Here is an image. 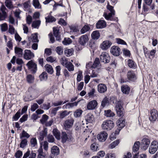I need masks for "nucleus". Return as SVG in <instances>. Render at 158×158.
Wrapping results in <instances>:
<instances>
[{
  "label": "nucleus",
  "instance_id": "f257e3e1",
  "mask_svg": "<svg viewBox=\"0 0 158 158\" xmlns=\"http://www.w3.org/2000/svg\"><path fill=\"white\" fill-rule=\"evenodd\" d=\"M114 126V122L110 120H106L104 121L102 125V129L104 130L108 131L111 130Z\"/></svg>",
  "mask_w": 158,
  "mask_h": 158
},
{
  "label": "nucleus",
  "instance_id": "f03ea898",
  "mask_svg": "<svg viewBox=\"0 0 158 158\" xmlns=\"http://www.w3.org/2000/svg\"><path fill=\"white\" fill-rule=\"evenodd\" d=\"M28 70H30L33 74H35L37 70V65L33 60L29 61L26 64Z\"/></svg>",
  "mask_w": 158,
  "mask_h": 158
},
{
  "label": "nucleus",
  "instance_id": "7ed1b4c3",
  "mask_svg": "<svg viewBox=\"0 0 158 158\" xmlns=\"http://www.w3.org/2000/svg\"><path fill=\"white\" fill-rule=\"evenodd\" d=\"M125 121L122 118L118 119L117 121V125L118 126L116 130L115 131V134L118 135L120 130L125 126Z\"/></svg>",
  "mask_w": 158,
  "mask_h": 158
},
{
  "label": "nucleus",
  "instance_id": "20e7f679",
  "mask_svg": "<svg viewBox=\"0 0 158 158\" xmlns=\"http://www.w3.org/2000/svg\"><path fill=\"white\" fill-rule=\"evenodd\" d=\"M150 143V140L148 138H143L140 143L141 148L144 150H146L149 147Z\"/></svg>",
  "mask_w": 158,
  "mask_h": 158
},
{
  "label": "nucleus",
  "instance_id": "39448f33",
  "mask_svg": "<svg viewBox=\"0 0 158 158\" xmlns=\"http://www.w3.org/2000/svg\"><path fill=\"white\" fill-rule=\"evenodd\" d=\"M122 102L119 101L116 103L115 110L118 115L119 116H122L123 114V109L122 106Z\"/></svg>",
  "mask_w": 158,
  "mask_h": 158
},
{
  "label": "nucleus",
  "instance_id": "423d86ee",
  "mask_svg": "<svg viewBox=\"0 0 158 158\" xmlns=\"http://www.w3.org/2000/svg\"><path fill=\"white\" fill-rule=\"evenodd\" d=\"M158 148V142L156 141H152L149 148L150 153L153 154L157 151Z\"/></svg>",
  "mask_w": 158,
  "mask_h": 158
},
{
  "label": "nucleus",
  "instance_id": "0eeeda50",
  "mask_svg": "<svg viewBox=\"0 0 158 158\" xmlns=\"http://www.w3.org/2000/svg\"><path fill=\"white\" fill-rule=\"evenodd\" d=\"M61 138L62 142L63 143H65L67 141L69 142H71L73 139V138L71 135H68L65 132H62Z\"/></svg>",
  "mask_w": 158,
  "mask_h": 158
},
{
  "label": "nucleus",
  "instance_id": "6e6552de",
  "mask_svg": "<svg viewBox=\"0 0 158 158\" xmlns=\"http://www.w3.org/2000/svg\"><path fill=\"white\" fill-rule=\"evenodd\" d=\"M35 56L34 54L29 50L26 49L24 51L23 57L26 60H30Z\"/></svg>",
  "mask_w": 158,
  "mask_h": 158
},
{
  "label": "nucleus",
  "instance_id": "1a4fd4ad",
  "mask_svg": "<svg viewBox=\"0 0 158 158\" xmlns=\"http://www.w3.org/2000/svg\"><path fill=\"white\" fill-rule=\"evenodd\" d=\"M101 61L105 63H109L110 61V57L109 55L106 52L102 53L100 56Z\"/></svg>",
  "mask_w": 158,
  "mask_h": 158
},
{
  "label": "nucleus",
  "instance_id": "9d476101",
  "mask_svg": "<svg viewBox=\"0 0 158 158\" xmlns=\"http://www.w3.org/2000/svg\"><path fill=\"white\" fill-rule=\"evenodd\" d=\"M127 77L128 80L134 82L137 79L135 72L133 70H130L127 72Z\"/></svg>",
  "mask_w": 158,
  "mask_h": 158
},
{
  "label": "nucleus",
  "instance_id": "9b49d317",
  "mask_svg": "<svg viewBox=\"0 0 158 158\" xmlns=\"http://www.w3.org/2000/svg\"><path fill=\"white\" fill-rule=\"evenodd\" d=\"M89 40L88 35L85 34L82 35L79 38L78 42L81 45L85 46Z\"/></svg>",
  "mask_w": 158,
  "mask_h": 158
},
{
  "label": "nucleus",
  "instance_id": "f8f14e48",
  "mask_svg": "<svg viewBox=\"0 0 158 158\" xmlns=\"http://www.w3.org/2000/svg\"><path fill=\"white\" fill-rule=\"evenodd\" d=\"M151 115L149 117V120L151 122L155 121L158 116L157 111L155 109H152L150 112Z\"/></svg>",
  "mask_w": 158,
  "mask_h": 158
},
{
  "label": "nucleus",
  "instance_id": "ddd939ff",
  "mask_svg": "<svg viewBox=\"0 0 158 158\" xmlns=\"http://www.w3.org/2000/svg\"><path fill=\"white\" fill-rule=\"evenodd\" d=\"M110 52L114 56H118L121 53L120 49L118 46H113L111 48Z\"/></svg>",
  "mask_w": 158,
  "mask_h": 158
},
{
  "label": "nucleus",
  "instance_id": "4468645a",
  "mask_svg": "<svg viewBox=\"0 0 158 158\" xmlns=\"http://www.w3.org/2000/svg\"><path fill=\"white\" fill-rule=\"evenodd\" d=\"M107 135V133L104 131H102L98 135L97 138L100 141L104 142L106 139Z\"/></svg>",
  "mask_w": 158,
  "mask_h": 158
},
{
  "label": "nucleus",
  "instance_id": "2eb2a0df",
  "mask_svg": "<svg viewBox=\"0 0 158 158\" xmlns=\"http://www.w3.org/2000/svg\"><path fill=\"white\" fill-rule=\"evenodd\" d=\"M112 45V43L109 40L103 41L101 45V48L103 50L108 49Z\"/></svg>",
  "mask_w": 158,
  "mask_h": 158
},
{
  "label": "nucleus",
  "instance_id": "dca6fc26",
  "mask_svg": "<svg viewBox=\"0 0 158 158\" xmlns=\"http://www.w3.org/2000/svg\"><path fill=\"white\" fill-rule=\"evenodd\" d=\"M97 87L98 92L100 93H104L107 90V86L104 84H99L98 85Z\"/></svg>",
  "mask_w": 158,
  "mask_h": 158
},
{
  "label": "nucleus",
  "instance_id": "f3484780",
  "mask_svg": "<svg viewBox=\"0 0 158 158\" xmlns=\"http://www.w3.org/2000/svg\"><path fill=\"white\" fill-rule=\"evenodd\" d=\"M74 120L73 118H71L66 120L64 122V126L66 130L68 128H70L72 127L73 125Z\"/></svg>",
  "mask_w": 158,
  "mask_h": 158
},
{
  "label": "nucleus",
  "instance_id": "a211bd4d",
  "mask_svg": "<svg viewBox=\"0 0 158 158\" xmlns=\"http://www.w3.org/2000/svg\"><path fill=\"white\" fill-rule=\"evenodd\" d=\"M98 105L96 101L93 100L90 102L87 105V108L88 110H93Z\"/></svg>",
  "mask_w": 158,
  "mask_h": 158
},
{
  "label": "nucleus",
  "instance_id": "6ab92c4d",
  "mask_svg": "<svg viewBox=\"0 0 158 158\" xmlns=\"http://www.w3.org/2000/svg\"><path fill=\"white\" fill-rule=\"evenodd\" d=\"M106 22L104 20H99L96 24V27L97 29L104 28L106 27Z\"/></svg>",
  "mask_w": 158,
  "mask_h": 158
},
{
  "label": "nucleus",
  "instance_id": "aec40b11",
  "mask_svg": "<svg viewBox=\"0 0 158 158\" xmlns=\"http://www.w3.org/2000/svg\"><path fill=\"white\" fill-rule=\"evenodd\" d=\"M15 52L16 56L19 57H22L23 54V49L17 47H15Z\"/></svg>",
  "mask_w": 158,
  "mask_h": 158
},
{
  "label": "nucleus",
  "instance_id": "412c9836",
  "mask_svg": "<svg viewBox=\"0 0 158 158\" xmlns=\"http://www.w3.org/2000/svg\"><path fill=\"white\" fill-rule=\"evenodd\" d=\"M127 64L128 66L130 68L135 69L137 65L135 62L133 60L129 59L127 61Z\"/></svg>",
  "mask_w": 158,
  "mask_h": 158
},
{
  "label": "nucleus",
  "instance_id": "4be33fe9",
  "mask_svg": "<svg viewBox=\"0 0 158 158\" xmlns=\"http://www.w3.org/2000/svg\"><path fill=\"white\" fill-rule=\"evenodd\" d=\"M47 129L46 128H44L43 130L41 131L39 133V139L41 141L43 140L44 137L46 136L47 135Z\"/></svg>",
  "mask_w": 158,
  "mask_h": 158
},
{
  "label": "nucleus",
  "instance_id": "5701e85b",
  "mask_svg": "<svg viewBox=\"0 0 158 158\" xmlns=\"http://www.w3.org/2000/svg\"><path fill=\"white\" fill-rule=\"evenodd\" d=\"M51 152L52 154L54 155L57 156L59 154V148L57 146H54L51 148Z\"/></svg>",
  "mask_w": 158,
  "mask_h": 158
},
{
  "label": "nucleus",
  "instance_id": "b1692460",
  "mask_svg": "<svg viewBox=\"0 0 158 158\" xmlns=\"http://www.w3.org/2000/svg\"><path fill=\"white\" fill-rule=\"evenodd\" d=\"M121 89L122 92L125 94H128L130 90L129 87L127 85H123L121 86Z\"/></svg>",
  "mask_w": 158,
  "mask_h": 158
},
{
  "label": "nucleus",
  "instance_id": "393cba45",
  "mask_svg": "<svg viewBox=\"0 0 158 158\" xmlns=\"http://www.w3.org/2000/svg\"><path fill=\"white\" fill-rule=\"evenodd\" d=\"M85 120L89 123H92L94 120V117L91 113L88 114L85 116Z\"/></svg>",
  "mask_w": 158,
  "mask_h": 158
},
{
  "label": "nucleus",
  "instance_id": "a878e982",
  "mask_svg": "<svg viewBox=\"0 0 158 158\" xmlns=\"http://www.w3.org/2000/svg\"><path fill=\"white\" fill-rule=\"evenodd\" d=\"M91 37L93 40H97L99 39L100 36V34L97 30L94 31L91 35Z\"/></svg>",
  "mask_w": 158,
  "mask_h": 158
},
{
  "label": "nucleus",
  "instance_id": "bb28decb",
  "mask_svg": "<svg viewBox=\"0 0 158 158\" xmlns=\"http://www.w3.org/2000/svg\"><path fill=\"white\" fill-rule=\"evenodd\" d=\"M64 66L67 68L69 71H73L74 70V66L70 62H67L65 63Z\"/></svg>",
  "mask_w": 158,
  "mask_h": 158
},
{
  "label": "nucleus",
  "instance_id": "cd10ccee",
  "mask_svg": "<svg viewBox=\"0 0 158 158\" xmlns=\"http://www.w3.org/2000/svg\"><path fill=\"white\" fill-rule=\"evenodd\" d=\"M46 22V23H51L55 22L56 19L53 16L49 15L47 17H45Z\"/></svg>",
  "mask_w": 158,
  "mask_h": 158
},
{
  "label": "nucleus",
  "instance_id": "c85d7f7f",
  "mask_svg": "<svg viewBox=\"0 0 158 158\" xmlns=\"http://www.w3.org/2000/svg\"><path fill=\"white\" fill-rule=\"evenodd\" d=\"M53 134L55 138L58 140L60 139V131L56 128H54L52 131Z\"/></svg>",
  "mask_w": 158,
  "mask_h": 158
},
{
  "label": "nucleus",
  "instance_id": "c756f323",
  "mask_svg": "<svg viewBox=\"0 0 158 158\" xmlns=\"http://www.w3.org/2000/svg\"><path fill=\"white\" fill-rule=\"evenodd\" d=\"M48 73L50 74H52L53 73V69L52 66L49 64H46L44 66Z\"/></svg>",
  "mask_w": 158,
  "mask_h": 158
},
{
  "label": "nucleus",
  "instance_id": "7c9ffc66",
  "mask_svg": "<svg viewBox=\"0 0 158 158\" xmlns=\"http://www.w3.org/2000/svg\"><path fill=\"white\" fill-rule=\"evenodd\" d=\"M83 111L82 110L78 109L76 110L74 113V115L75 118H79L81 115Z\"/></svg>",
  "mask_w": 158,
  "mask_h": 158
},
{
  "label": "nucleus",
  "instance_id": "2f4dec72",
  "mask_svg": "<svg viewBox=\"0 0 158 158\" xmlns=\"http://www.w3.org/2000/svg\"><path fill=\"white\" fill-rule=\"evenodd\" d=\"M41 24L40 20H37L33 21L32 24V27L38 29Z\"/></svg>",
  "mask_w": 158,
  "mask_h": 158
},
{
  "label": "nucleus",
  "instance_id": "473e14b6",
  "mask_svg": "<svg viewBox=\"0 0 158 158\" xmlns=\"http://www.w3.org/2000/svg\"><path fill=\"white\" fill-rule=\"evenodd\" d=\"M140 144V143L139 141H136L135 142L133 148V152H136L138 151L139 149Z\"/></svg>",
  "mask_w": 158,
  "mask_h": 158
},
{
  "label": "nucleus",
  "instance_id": "72a5a7b5",
  "mask_svg": "<svg viewBox=\"0 0 158 158\" xmlns=\"http://www.w3.org/2000/svg\"><path fill=\"white\" fill-rule=\"evenodd\" d=\"M104 112L105 115L107 117H113L115 115V114L114 113L110 110H105Z\"/></svg>",
  "mask_w": 158,
  "mask_h": 158
},
{
  "label": "nucleus",
  "instance_id": "f704fd0d",
  "mask_svg": "<svg viewBox=\"0 0 158 158\" xmlns=\"http://www.w3.org/2000/svg\"><path fill=\"white\" fill-rule=\"evenodd\" d=\"M5 3L6 6L9 9L13 8L12 2L11 0H6Z\"/></svg>",
  "mask_w": 158,
  "mask_h": 158
},
{
  "label": "nucleus",
  "instance_id": "c9c22d12",
  "mask_svg": "<svg viewBox=\"0 0 158 158\" xmlns=\"http://www.w3.org/2000/svg\"><path fill=\"white\" fill-rule=\"evenodd\" d=\"M115 14V11L110 12L108 14L104 13V15L105 18L108 20H111V18Z\"/></svg>",
  "mask_w": 158,
  "mask_h": 158
},
{
  "label": "nucleus",
  "instance_id": "e433bc0d",
  "mask_svg": "<svg viewBox=\"0 0 158 158\" xmlns=\"http://www.w3.org/2000/svg\"><path fill=\"white\" fill-rule=\"evenodd\" d=\"M90 30V27L89 25H85L81 29L80 31L82 34H84Z\"/></svg>",
  "mask_w": 158,
  "mask_h": 158
},
{
  "label": "nucleus",
  "instance_id": "4c0bfd02",
  "mask_svg": "<svg viewBox=\"0 0 158 158\" xmlns=\"http://www.w3.org/2000/svg\"><path fill=\"white\" fill-rule=\"evenodd\" d=\"M34 76L31 74H28L27 76V81L29 83H32L34 81Z\"/></svg>",
  "mask_w": 158,
  "mask_h": 158
},
{
  "label": "nucleus",
  "instance_id": "58836bf2",
  "mask_svg": "<svg viewBox=\"0 0 158 158\" xmlns=\"http://www.w3.org/2000/svg\"><path fill=\"white\" fill-rule=\"evenodd\" d=\"M21 116L20 110H19L12 117L13 121H16Z\"/></svg>",
  "mask_w": 158,
  "mask_h": 158
},
{
  "label": "nucleus",
  "instance_id": "ea45409f",
  "mask_svg": "<svg viewBox=\"0 0 158 158\" xmlns=\"http://www.w3.org/2000/svg\"><path fill=\"white\" fill-rule=\"evenodd\" d=\"M73 53V49H68L64 51L65 55L67 56H72Z\"/></svg>",
  "mask_w": 158,
  "mask_h": 158
},
{
  "label": "nucleus",
  "instance_id": "a19ab883",
  "mask_svg": "<svg viewBox=\"0 0 158 158\" xmlns=\"http://www.w3.org/2000/svg\"><path fill=\"white\" fill-rule=\"evenodd\" d=\"M39 78L41 81L46 80L48 78L47 73L46 72H43L39 76Z\"/></svg>",
  "mask_w": 158,
  "mask_h": 158
},
{
  "label": "nucleus",
  "instance_id": "79ce46f5",
  "mask_svg": "<svg viewBox=\"0 0 158 158\" xmlns=\"http://www.w3.org/2000/svg\"><path fill=\"white\" fill-rule=\"evenodd\" d=\"M72 41V40L69 38H65L62 41L63 44L64 45H68L70 44Z\"/></svg>",
  "mask_w": 158,
  "mask_h": 158
},
{
  "label": "nucleus",
  "instance_id": "37998d69",
  "mask_svg": "<svg viewBox=\"0 0 158 158\" xmlns=\"http://www.w3.org/2000/svg\"><path fill=\"white\" fill-rule=\"evenodd\" d=\"M119 140L117 139L115 141L111 143L110 144L109 146V148L111 149H113L116 146L118 145L119 143Z\"/></svg>",
  "mask_w": 158,
  "mask_h": 158
},
{
  "label": "nucleus",
  "instance_id": "c03bdc74",
  "mask_svg": "<svg viewBox=\"0 0 158 158\" xmlns=\"http://www.w3.org/2000/svg\"><path fill=\"white\" fill-rule=\"evenodd\" d=\"M27 144V141L26 139H24L22 140L20 144V148H23Z\"/></svg>",
  "mask_w": 158,
  "mask_h": 158
},
{
  "label": "nucleus",
  "instance_id": "a18cd8bd",
  "mask_svg": "<svg viewBox=\"0 0 158 158\" xmlns=\"http://www.w3.org/2000/svg\"><path fill=\"white\" fill-rule=\"evenodd\" d=\"M99 64L100 60L99 58H95L93 64L91 66V68L95 69L99 65Z\"/></svg>",
  "mask_w": 158,
  "mask_h": 158
},
{
  "label": "nucleus",
  "instance_id": "49530a36",
  "mask_svg": "<svg viewBox=\"0 0 158 158\" xmlns=\"http://www.w3.org/2000/svg\"><path fill=\"white\" fill-rule=\"evenodd\" d=\"M32 41L33 42L38 43L39 41V40L38 39V33H35L32 35Z\"/></svg>",
  "mask_w": 158,
  "mask_h": 158
},
{
  "label": "nucleus",
  "instance_id": "de8ad7c7",
  "mask_svg": "<svg viewBox=\"0 0 158 158\" xmlns=\"http://www.w3.org/2000/svg\"><path fill=\"white\" fill-rule=\"evenodd\" d=\"M70 113V111H67L66 110H64L60 113V118H63L69 114Z\"/></svg>",
  "mask_w": 158,
  "mask_h": 158
},
{
  "label": "nucleus",
  "instance_id": "09e8293b",
  "mask_svg": "<svg viewBox=\"0 0 158 158\" xmlns=\"http://www.w3.org/2000/svg\"><path fill=\"white\" fill-rule=\"evenodd\" d=\"M1 31L2 32L6 31L8 29V25L6 23H4L0 25Z\"/></svg>",
  "mask_w": 158,
  "mask_h": 158
},
{
  "label": "nucleus",
  "instance_id": "8fccbe9b",
  "mask_svg": "<svg viewBox=\"0 0 158 158\" xmlns=\"http://www.w3.org/2000/svg\"><path fill=\"white\" fill-rule=\"evenodd\" d=\"M109 102V101L108 98L106 97H105L104 98L102 102L101 106L104 107L107 104H108Z\"/></svg>",
  "mask_w": 158,
  "mask_h": 158
},
{
  "label": "nucleus",
  "instance_id": "3c124183",
  "mask_svg": "<svg viewBox=\"0 0 158 158\" xmlns=\"http://www.w3.org/2000/svg\"><path fill=\"white\" fill-rule=\"evenodd\" d=\"M33 5L35 8H40L41 7V6L38 0H33Z\"/></svg>",
  "mask_w": 158,
  "mask_h": 158
},
{
  "label": "nucleus",
  "instance_id": "603ef678",
  "mask_svg": "<svg viewBox=\"0 0 158 158\" xmlns=\"http://www.w3.org/2000/svg\"><path fill=\"white\" fill-rule=\"evenodd\" d=\"M61 108V106H58L53 108L52 109L51 111V114H52L53 116H55L56 114L57 111Z\"/></svg>",
  "mask_w": 158,
  "mask_h": 158
},
{
  "label": "nucleus",
  "instance_id": "864d4df0",
  "mask_svg": "<svg viewBox=\"0 0 158 158\" xmlns=\"http://www.w3.org/2000/svg\"><path fill=\"white\" fill-rule=\"evenodd\" d=\"M48 118V116L46 114H44L40 120V122L42 124L45 123Z\"/></svg>",
  "mask_w": 158,
  "mask_h": 158
},
{
  "label": "nucleus",
  "instance_id": "5fc2aeb1",
  "mask_svg": "<svg viewBox=\"0 0 158 158\" xmlns=\"http://www.w3.org/2000/svg\"><path fill=\"white\" fill-rule=\"evenodd\" d=\"M30 135L24 130H23L21 135H20V139H21L23 137H26L28 138L29 137Z\"/></svg>",
  "mask_w": 158,
  "mask_h": 158
},
{
  "label": "nucleus",
  "instance_id": "6e6d98bb",
  "mask_svg": "<svg viewBox=\"0 0 158 158\" xmlns=\"http://www.w3.org/2000/svg\"><path fill=\"white\" fill-rule=\"evenodd\" d=\"M41 108L45 110H48L51 107L50 103H48L47 104H44L40 106Z\"/></svg>",
  "mask_w": 158,
  "mask_h": 158
},
{
  "label": "nucleus",
  "instance_id": "4d7b16f0",
  "mask_svg": "<svg viewBox=\"0 0 158 158\" xmlns=\"http://www.w3.org/2000/svg\"><path fill=\"white\" fill-rule=\"evenodd\" d=\"M56 52L59 55H61L63 54V50L61 47L58 46L56 48Z\"/></svg>",
  "mask_w": 158,
  "mask_h": 158
},
{
  "label": "nucleus",
  "instance_id": "13d9d810",
  "mask_svg": "<svg viewBox=\"0 0 158 158\" xmlns=\"http://www.w3.org/2000/svg\"><path fill=\"white\" fill-rule=\"evenodd\" d=\"M22 155V152L20 150H19L17 151L15 153V156L16 158H20Z\"/></svg>",
  "mask_w": 158,
  "mask_h": 158
},
{
  "label": "nucleus",
  "instance_id": "bf43d9fd",
  "mask_svg": "<svg viewBox=\"0 0 158 158\" xmlns=\"http://www.w3.org/2000/svg\"><path fill=\"white\" fill-rule=\"evenodd\" d=\"M116 40L117 43L118 44L122 45L127 44L126 43L124 40L121 39L119 38H116Z\"/></svg>",
  "mask_w": 158,
  "mask_h": 158
},
{
  "label": "nucleus",
  "instance_id": "052dcab7",
  "mask_svg": "<svg viewBox=\"0 0 158 158\" xmlns=\"http://www.w3.org/2000/svg\"><path fill=\"white\" fill-rule=\"evenodd\" d=\"M9 33L11 35H13L15 33V29L13 26L10 25H9Z\"/></svg>",
  "mask_w": 158,
  "mask_h": 158
},
{
  "label": "nucleus",
  "instance_id": "680f3d73",
  "mask_svg": "<svg viewBox=\"0 0 158 158\" xmlns=\"http://www.w3.org/2000/svg\"><path fill=\"white\" fill-rule=\"evenodd\" d=\"M38 152L39 153V155L38 156V157L41 158V156H42L43 158L45 157V156L43 154V152L42 147L39 148L38 150Z\"/></svg>",
  "mask_w": 158,
  "mask_h": 158
},
{
  "label": "nucleus",
  "instance_id": "e2e57ef3",
  "mask_svg": "<svg viewBox=\"0 0 158 158\" xmlns=\"http://www.w3.org/2000/svg\"><path fill=\"white\" fill-rule=\"evenodd\" d=\"M79 101H78L75 102H74L72 103H68L69 109L71 108H72L74 106H77V104L79 102Z\"/></svg>",
  "mask_w": 158,
  "mask_h": 158
},
{
  "label": "nucleus",
  "instance_id": "0e129e2a",
  "mask_svg": "<svg viewBox=\"0 0 158 158\" xmlns=\"http://www.w3.org/2000/svg\"><path fill=\"white\" fill-rule=\"evenodd\" d=\"M7 17V13H1L0 12V21L5 20Z\"/></svg>",
  "mask_w": 158,
  "mask_h": 158
},
{
  "label": "nucleus",
  "instance_id": "69168bd1",
  "mask_svg": "<svg viewBox=\"0 0 158 158\" xmlns=\"http://www.w3.org/2000/svg\"><path fill=\"white\" fill-rule=\"evenodd\" d=\"M60 61L61 64L64 66L65 63L68 62V59L65 57H63L60 58Z\"/></svg>",
  "mask_w": 158,
  "mask_h": 158
},
{
  "label": "nucleus",
  "instance_id": "338daca9",
  "mask_svg": "<svg viewBox=\"0 0 158 158\" xmlns=\"http://www.w3.org/2000/svg\"><path fill=\"white\" fill-rule=\"evenodd\" d=\"M28 115L27 114L24 115L19 119V121L22 123L27 120Z\"/></svg>",
  "mask_w": 158,
  "mask_h": 158
},
{
  "label": "nucleus",
  "instance_id": "774afa93",
  "mask_svg": "<svg viewBox=\"0 0 158 158\" xmlns=\"http://www.w3.org/2000/svg\"><path fill=\"white\" fill-rule=\"evenodd\" d=\"M31 143L33 147H34L37 144V140L35 138H32L31 140Z\"/></svg>",
  "mask_w": 158,
  "mask_h": 158
}]
</instances>
